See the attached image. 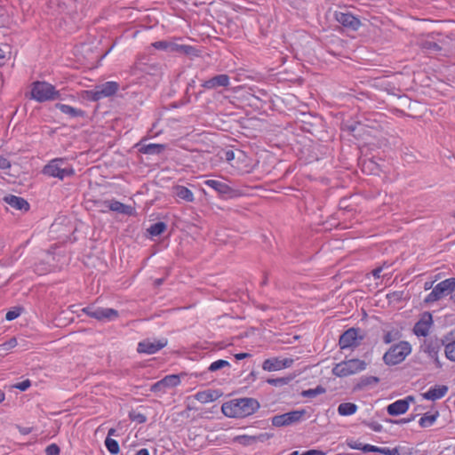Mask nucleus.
Wrapping results in <instances>:
<instances>
[{
	"label": "nucleus",
	"instance_id": "7ed1b4c3",
	"mask_svg": "<svg viewBox=\"0 0 455 455\" xmlns=\"http://www.w3.org/2000/svg\"><path fill=\"white\" fill-rule=\"evenodd\" d=\"M411 353V346L408 341H400L392 345L383 355V362L388 366L403 363Z\"/></svg>",
	"mask_w": 455,
	"mask_h": 455
},
{
	"label": "nucleus",
	"instance_id": "338daca9",
	"mask_svg": "<svg viewBox=\"0 0 455 455\" xmlns=\"http://www.w3.org/2000/svg\"><path fill=\"white\" fill-rule=\"evenodd\" d=\"M267 281H268L267 275L265 274L264 278H263V280L261 282V285H266L267 283Z\"/></svg>",
	"mask_w": 455,
	"mask_h": 455
},
{
	"label": "nucleus",
	"instance_id": "49530a36",
	"mask_svg": "<svg viewBox=\"0 0 455 455\" xmlns=\"http://www.w3.org/2000/svg\"><path fill=\"white\" fill-rule=\"evenodd\" d=\"M380 448L381 447H378V446H374V445L366 443V444L363 445V452H364V453H367V452H378V453H379Z\"/></svg>",
	"mask_w": 455,
	"mask_h": 455
},
{
	"label": "nucleus",
	"instance_id": "c756f323",
	"mask_svg": "<svg viewBox=\"0 0 455 455\" xmlns=\"http://www.w3.org/2000/svg\"><path fill=\"white\" fill-rule=\"evenodd\" d=\"M439 417V411H435L434 414L428 415L424 414L419 420V424L421 427H427L432 426Z\"/></svg>",
	"mask_w": 455,
	"mask_h": 455
},
{
	"label": "nucleus",
	"instance_id": "5fc2aeb1",
	"mask_svg": "<svg viewBox=\"0 0 455 455\" xmlns=\"http://www.w3.org/2000/svg\"><path fill=\"white\" fill-rule=\"evenodd\" d=\"M382 270H383V267H379L374 268V269L371 271V274H372L373 277H374L375 279H379V278H380V276H381V275H380V274H381Z\"/></svg>",
	"mask_w": 455,
	"mask_h": 455
},
{
	"label": "nucleus",
	"instance_id": "bb28decb",
	"mask_svg": "<svg viewBox=\"0 0 455 455\" xmlns=\"http://www.w3.org/2000/svg\"><path fill=\"white\" fill-rule=\"evenodd\" d=\"M165 148L164 144L150 143L142 146L140 148V152L146 155H160L164 151Z\"/></svg>",
	"mask_w": 455,
	"mask_h": 455
},
{
	"label": "nucleus",
	"instance_id": "de8ad7c7",
	"mask_svg": "<svg viewBox=\"0 0 455 455\" xmlns=\"http://www.w3.org/2000/svg\"><path fill=\"white\" fill-rule=\"evenodd\" d=\"M20 315V310H10L6 313L5 318L8 321H12L16 319Z\"/></svg>",
	"mask_w": 455,
	"mask_h": 455
},
{
	"label": "nucleus",
	"instance_id": "9d476101",
	"mask_svg": "<svg viewBox=\"0 0 455 455\" xmlns=\"http://www.w3.org/2000/svg\"><path fill=\"white\" fill-rule=\"evenodd\" d=\"M305 414V410L292 411L274 416L271 419V422L273 426L277 427H286L299 422Z\"/></svg>",
	"mask_w": 455,
	"mask_h": 455
},
{
	"label": "nucleus",
	"instance_id": "f3484780",
	"mask_svg": "<svg viewBox=\"0 0 455 455\" xmlns=\"http://www.w3.org/2000/svg\"><path fill=\"white\" fill-rule=\"evenodd\" d=\"M413 401L414 397L412 395H409L404 399L397 400L387 406V411L391 416H398L403 414L408 411L410 402Z\"/></svg>",
	"mask_w": 455,
	"mask_h": 455
},
{
	"label": "nucleus",
	"instance_id": "f704fd0d",
	"mask_svg": "<svg viewBox=\"0 0 455 455\" xmlns=\"http://www.w3.org/2000/svg\"><path fill=\"white\" fill-rule=\"evenodd\" d=\"M230 366V363L227 360H223V359H220V360H217L213 363H212L210 364V366L208 367V371H219L224 367H229Z\"/></svg>",
	"mask_w": 455,
	"mask_h": 455
},
{
	"label": "nucleus",
	"instance_id": "cd10ccee",
	"mask_svg": "<svg viewBox=\"0 0 455 455\" xmlns=\"http://www.w3.org/2000/svg\"><path fill=\"white\" fill-rule=\"evenodd\" d=\"M174 194L177 197L188 203L193 202L195 199L193 192L184 186L174 187Z\"/></svg>",
	"mask_w": 455,
	"mask_h": 455
},
{
	"label": "nucleus",
	"instance_id": "37998d69",
	"mask_svg": "<svg viewBox=\"0 0 455 455\" xmlns=\"http://www.w3.org/2000/svg\"><path fill=\"white\" fill-rule=\"evenodd\" d=\"M363 424L367 426L368 427H370L371 429H372L375 432H380L383 428L382 426L376 421L370 422L367 420H363Z\"/></svg>",
	"mask_w": 455,
	"mask_h": 455
},
{
	"label": "nucleus",
	"instance_id": "473e14b6",
	"mask_svg": "<svg viewBox=\"0 0 455 455\" xmlns=\"http://www.w3.org/2000/svg\"><path fill=\"white\" fill-rule=\"evenodd\" d=\"M105 446L110 454L116 455L120 451V447L117 441L111 437H106Z\"/></svg>",
	"mask_w": 455,
	"mask_h": 455
},
{
	"label": "nucleus",
	"instance_id": "603ef678",
	"mask_svg": "<svg viewBox=\"0 0 455 455\" xmlns=\"http://www.w3.org/2000/svg\"><path fill=\"white\" fill-rule=\"evenodd\" d=\"M9 46L5 45V48H0V60H4L6 59L7 54H10Z\"/></svg>",
	"mask_w": 455,
	"mask_h": 455
},
{
	"label": "nucleus",
	"instance_id": "a211bd4d",
	"mask_svg": "<svg viewBox=\"0 0 455 455\" xmlns=\"http://www.w3.org/2000/svg\"><path fill=\"white\" fill-rule=\"evenodd\" d=\"M446 341L444 342V336L442 339L436 337L430 338L425 341L423 351L428 355L429 357H436L442 347L445 348Z\"/></svg>",
	"mask_w": 455,
	"mask_h": 455
},
{
	"label": "nucleus",
	"instance_id": "6ab92c4d",
	"mask_svg": "<svg viewBox=\"0 0 455 455\" xmlns=\"http://www.w3.org/2000/svg\"><path fill=\"white\" fill-rule=\"evenodd\" d=\"M230 84V78L227 74L217 75L202 84V87L207 90H213L220 87H228Z\"/></svg>",
	"mask_w": 455,
	"mask_h": 455
},
{
	"label": "nucleus",
	"instance_id": "aec40b11",
	"mask_svg": "<svg viewBox=\"0 0 455 455\" xmlns=\"http://www.w3.org/2000/svg\"><path fill=\"white\" fill-rule=\"evenodd\" d=\"M223 392L220 389H206L195 395V399L202 403L214 402L221 397Z\"/></svg>",
	"mask_w": 455,
	"mask_h": 455
},
{
	"label": "nucleus",
	"instance_id": "69168bd1",
	"mask_svg": "<svg viewBox=\"0 0 455 455\" xmlns=\"http://www.w3.org/2000/svg\"><path fill=\"white\" fill-rule=\"evenodd\" d=\"M136 455H150V454H149V451L148 449L142 448L137 451Z\"/></svg>",
	"mask_w": 455,
	"mask_h": 455
},
{
	"label": "nucleus",
	"instance_id": "4be33fe9",
	"mask_svg": "<svg viewBox=\"0 0 455 455\" xmlns=\"http://www.w3.org/2000/svg\"><path fill=\"white\" fill-rule=\"evenodd\" d=\"M103 204L109 211L116 212L118 213H123L125 215H132L133 212V208L130 205H126L116 200H108L104 201Z\"/></svg>",
	"mask_w": 455,
	"mask_h": 455
},
{
	"label": "nucleus",
	"instance_id": "e2e57ef3",
	"mask_svg": "<svg viewBox=\"0 0 455 455\" xmlns=\"http://www.w3.org/2000/svg\"><path fill=\"white\" fill-rule=\"evenodd\" d=\"M118 434H117V430L116 428H110L108 429V437H111V436H117Z\"/></svg>",
	"mask_w": 455,
	"mask_h": 455
},
{
	"label": "nucleus",
	"instance_id": "f257e3e1",
	"mask_svg": "<svg viewBox=\"0 0 455 455\" xmlns=\"http://www.w3.org/2000/svg\"><path fill=\"white\" fill-rule=\"evenodd\" d=\"M257 399L243 397L232 399L221 406L222 413L228 418H245L252 415L259 409Z\"/></svg>",
	"mask_w": 455,
	"mask_h": 455
},
{
	"label": "nucleus",
	"instance_id": "20e7f679",
	"mask_svg": "<svg viewBox=\"0 0 455 455\" xmlns=\"http://www.w3.org/2000/svg\"><path fill=\"white\" fill-rule=\"evenodd\" d=\"M43 173L62 180L75 175V170L65 158H54L44 167Z\"/></svg>",
	"mask_w": 455,
	"mask_h": 455
},
{
	"label": "nucleus",
	"instance_id": "a18cd8bd",
	"mask_svg": "<svg viewBox=\"0 0 455 455\" xmlns=\"http://www.w3.org/2000/svg\"><path fill=\"white\" fill-rule=\"evenodd\" d=\"M31 386V381L29 379H25L22 382H19L13 385L14 388L20 389V391H26Z\"/></svg>",
	"mask_w": 455,
	"mask_h": 455
},
{
	"label": "nucleus",
	"instance_id": "2eb2a0df",
	"mask_svg": "<svg viewBox=\"0 0 455 455\" xmlns=\"http://www.w3.org/2000/svg\"><path fill=\"white\" fill-rule=\"evenodd\" d=\"M293 363L294 360L291 358L279 359L278 357H271L263 362L262 369L267 371H275L289 368Z\"/></svg>",
	"mask_w": 455,
	"mask_h": 455
},
{
	"label": "nucleus",
	"instance_id": "b1692460",
	"mask_svg": "<svg viewBox=\"0 0 455 455\" xmlns=\"http://www.w3.org/2000/svg\"><path fill=\"white\" fill-rule=\"evenodd\" d=\"M4 201L13 209L27 212L29 210V204L23 197L17 196H8Z\"/></svg>",
	"mask_w": 455,
	"mask_h": 455
},
{
	"label": "nucleus",
	"instance_id": "6e6552de",
	"mask_svg": "<svg viewBox=\"0 0 455 455\" xmlns=\"http://www.w3.org/2000/svg\"><path fill=\"white\" fill-rule=\"evenodd\" d=\"M455 290V277L445 279L438 283L432 291L426 297V303H433L444 296L451 293Z\"/></svg>",
	"mask_w": 455,
	"mask_h": 455
},
{
	"label": "nucleus",
	"instance_id": "13d9d810",
	"mask_svg": "<svg viewBox=\"0 0 455 455\" xmlns=\"http://www.w3.org/2000/svg\"><path fill=\"white\" fill-rule=\"evenodd\" d=\"M251 354L249 353H238V354H235V358L236 360H243V359H245V358H248V357H251Z\"/></svg>",
	"mask_w": 455,
	"mask_h": 455
},
{
	"label": "nucleus",
	"instance_id": "393cba45",
	"mask_svg": "<svg viewBox=\"0 0 455 455\" xmlns=\"http://www.w3.org/2000/svg\"><path fill=\"white\" fill-rule=\"evenodd\" d=\"M55 108L57 109L60 110V112H62L63 114L68 115L69 117H72V118L86 116L85 111H84L80 108H76L69 105L57 103L55 105Z\"/></svg>",
	"mask_w": 455,
	"mask_h": 455
},
{
	"label": "nucleus",
	"instance_id": "4d7b16f0",
	"mask_svg": "<svg viewBox=\"0 0 455 455\" xmlns=\"http://www.w3.org/2000/svg\"><path fill=\"white\" fill-rule=\"evenodd\" d=\"M415 417H416L415 415H412L410 418H406V419L403 418V419H401L396 420L395 422L397 423V424H406V423H409L411 420H413L415 419Z\"/></svg>",
	"mask_w": 455,
	"mask_h": 455
},
{
	"label": "nucleus",
	"instance_id": "39448f33",
	"mask_svg": "<svg viewBox=\"0 0 455 455\" xmlns=\"http://www.w3.org/2000/svg\"><path fill=\"white\" fill-rule=\"evenodd\" d=\"M31 96L38 102H44L60 99V93L52 84L36 81L32 84Z\"/></svg>",
	"mask_w": 455,
	"mask_h": 455
},
{
	"label": "nucleus",
	"instance_id": "c85d7f7f",
	"mask_svg": "<svg viewBox=\"0 0 455 455\" xmlns=\"http://www.w3.org/2000/svg\"><path fill=\"white\" fill-rule=\"evenodd\" d=\"M357 405L354 403H342L338 406V413L340 416H350L355 413Z\"/></svg>",
	"mask_w": 455,
	"mask_h": 455
},
{
	"label": "nucleus",
	"instance_id": "864d4df0",
	"mask_svg": "<svg viewBox=\"0 0 455 455\" xmlns=\"http://www.w3.org/2000/svg\"><path fill=\"white\" fill-rule=\"evenodd\" d=\"M180 47H183V44H178L171 42L170 52H180Z\"/></svg>",
	"mask_w": 455,
	"mask_h": 455
},
{
	"label": "nucleus",
	"instance_id": "412c9836",
	"mask_svg": "<svg viewBox=\"0 0 455 455\" xmlns=\"http://www.w3.org/2000/svg\"><path fill=\"white\" fill-rule=\"evenodd\" d=\"M204 185L214 189L221 196H231L235 192L228 184L216 180H207L204 181Z\"/></svg>",
	"mask_w": 455,
	"mask_h": 455
},
{
	"label": "nucleus",
	"instance_id": "2f4dec72",
	"mask_svg": "<svg viewBox=\"0 0 455 455\" xmlns=\"http://www.w3.org/2000/svg\"><path fill=\"white\" fill-rule=\"evenodd\" d=\"M325 392H326V389L323 386L318 385L315 388H309L307 390H303L301 392V396L307 397V398H315L319 395L324 394Z\"/></svg>",
	"mask_w": 455,
	"mask_h": 455
},
{
	"label": "nucleus",
	"instance_id": "3c124183",
	"mask_svg": "<svg viewBox=\"0 0 455 455\" xmlns=\"http://www.w3.org/2000/svg\"><path fill=\"white\" fill-rule=\"evenodd\" d=\"M301 455H326V452L320 450H308L303 452Z\"/></svg>",
	"mask_w": 455,
	"mask_h": 455
},
{
	"label": "nucleus",
	"instance_id": "052dcab7",
	"mask_svg": "<svg viewBox=\"0 0 455 455\" xmlns=\"http://www.w3.org/2000/svg\"><path fill=\"white\" fill-rule=\"evenodd\" d=\"M257 377H258V371H251L250 372V374L248 375V377L246 378V380L254 381V380H256Z\"/></svg>",
	"mask_w": 455,
	"mask_h": 455
},
{
	"label": "nucleus",
	"instance_id": "9b49d317",
	"mask_svg": "<svg viewBox=\"0 0 455 455\" xmlns=\"http://www.w3.org/2000/svg\"><path fill=\"white\" fill-rule=\"evenodd\" d=\"M168 344L166 338L159 339H146L138 343L137 352L140 354L154 355L165 347Z\"/></svg>",
	"mask_w": 455,
	"mask_h": 455
},
{
	"label": "nucleus",
	"instance_id": "72a5a7b5",
	"mask_svg": "<svg viewBox=\"0 0 455 455\" xmlns=\"http://www.w3.org/2000/svg\"><path fill=\"white\" fill-rule=\"evenodd\" d=\"M401 337V333L397 330H392L389 331H387L383 336V342L385 344H389L395 340L399 339Z\"/></svg>",
	"mask_w": 455,
	"mask_h": 455
},
{
	"label": "nucleus",
	"instance_id": "dca6fc26",
	"mask_svg": "<svg viewBox=\"0 0 455 455\" xmlns=\"http://www.w3.org/2000/svg\"><path fill=\"white\" fill-rule=\"evenodd\" d=\"M433 323L432 315L425 312L413 327V333L418 337H427Z\"/></svg>",
	"mask_w": 455,
	"mask_h": 455
},
{
	"label": "nucleus",
	"instance_id": "0eeeda50",
	"mask_svg": "<svg viewBox=\"0 0 455 455\" xmlns=\"http://www.w3.org/2000/svg\"><path fill=\"white\" fill-rule=\"evenodd\" d=\"M120 88V84L115 81L105 82L88 91V98L92 101H99L101 99L115 95Z\"/></svg>",
	"mask_w": 455,
	"mask_h": 455
},
{
	"label": "nucleus",
	"instance_id": "680f3d73",
	"mask_svg": "<svg viewBox=\"0 0 455 455\" xmlns=\"http://www.w3.org/2000/svg\"><path fill=\"white\" fill-rule=\"evenodd\" d=\"M269 437H270V435H268V434H267V433H266V434H261V435H259L257 437V439H258V440H259V441H261V442H263L264 440L268 439ZM251 438H252V439H256V437H251Z\"/></svg>",
	"mask_w": 455,
	"mask_h": 455
},
{
	"label": "nucleus",
	"instance_id": "7c9ffc66",
	"mask_svg": "<svg viewBox=\"0 0 455 455\" xmlns=\"http://www.w3.org/2000/svg\"><path fill=\"white\" fill-rule=\"evenodd\" d=\"M166 229V224L163 221H158L154 224H152L148 229V232L151 236H158L162 235Z\"/></svg>",
	"mask_w": 455,
	"mask_h": 455
},
{
	"label": "nucleus",
	"instance_id": "774afa93",
	"mask_svg": "<svg viewBox=\"0 0 455 455\" xmlns=\"http://www.w3.org/2000/svg\"><path fill=\"white\" fill-rule=\"evenodd\" d=\"M356 129V125L355 124H352V125H349L348 126V130L351 132H354Z\"/></svg>",
	"mask_w": 455,
	"mask_h": 455
},
{
	"label": "nucleus",
	"instance_id": "5701e85b",
	"mask_svg": "<svg viewBox=\"0 0 455 455\" xmlns=\"http://www.w3.org/2000/svg\"><path fill=\"white\" fill-rule=\"evenodd\" d=\"M448 387L446 385H439L430 387L428 391L422 394V396L426 400L435 401L443 398L448 392Z\"/></svg>",
	"mask_w": 455,
	"mask_h": 455
},
{
	"label": "nucleus",
	"instance_id": "4c0bfd02",
	"mask_svg": "<svg viewBox=\"0 0 455 455\" xmlns=\"http://www.w3.org/2000/svg\"><path fill=\"white\" fill-rule=\"evenodd\" d=\"M379 379L374 376L363 377L358 383L359 387H364L369 385L379 383Z\"/></svg>",
	"mask_w": 455,
	"mask_h": 455
},
{
	"label": "nucleus",
	"instance_id": "f03ea898",
	"mask_svg": "<svg viewBox=\"0 0 455 455\" xmlns=\"http://www.w3.org/2000/svg\"><path fill=\"white\" fill-rule=\"evenodd\" d=\"M420 45L429 54L449 56L453 52L451 40L448 37H442L440 35L437 38L432 36L423 40Z\"/></svg>",
	"mask_w": 455,
	"mask_h": 455
},
{
	"label": "nucleus",
	"instance_id": "a19ab883",
	"mask_svg": "<svg viewBox=\"0 0 455 455\" xmlns=\"http://www.w3.org/2000/svg\"><path fill=\"white\" fill-rule=\"evenodd\" d=\"M379 453L384 455H401L400 450L398 447H395L394 449H390L388 447H381Z\"/></svg>",
	"mask_w": 455,
	"mask_h": 455
},
{
	"label": "nucleus",
	"instance_id": "79ce46f5",
	"mask_svg": "<svg viewBox=\"0 0 455 455\" xmlns=\"http://www.w3.org/2000/svg\"><path fill=\"white\" fill-rule=\"evenodd\" d=\"M60 452V449L55 443H52V444L48 445L45 449L46 455H59Z\"/></svg>",
	"mask_w": 455,
	"mask_h": 455
},
{
	"label": "nucleus",
	"instance_id": "423d86ee",
	"mask_svg": "<svg viewBox=\"0 0 455 455\" xmlns=\"http://www.w3.org/2000/svg\"><path fill=\"white\" fill-rule=\"evenodd\" d=\"M366 366L367 363L363 360L355 358L345 360L335 364L332 369V374L339 378H344L364 371Z\"/></svg>",
	"mask_w": 455,
	"mask_h": 455
},
{
	"label": "nucleus",
	"instance_id": "1a4fd4ad",
	"mask_svg": "<svg viewBox=\"0 0 455 455\" xmlns=\"http://www.w3.org/2000/svg\"><path fill=\"white\" fill-rule=\"evenodd\" d=\"M82 311L86 315L100 322H110L119 316L118 311L114 308L100 307L92 305L84 307Z\"/></svg>",
	"mask_w": 455,
	"mask_h": 455
},
{
	"label": "nucleus",
	"instance_id": "c03bdc74",
	"mask_svg": "<svg viewBox=\"0 0 455 455\" xmlns=\"http://www.w3.org/2000/svg\"><path fill=\"white\" fill-rule=\"evenodd\" d=\"M196 49L191 45L183 44V47H180V53L185 55H196Z\"/></svg>",
	"mask_w": 455,
	"mask_h": 455
},
{
	"label": "nucleus",
	"instance_id": "f8f14e48",
	"mask_svg": "<svg viewBox=\"0 0 455 455\" xmlns=\"http://www.w3.org/2000/svg\"><path fill=\"white\" fill-rule=\"evenodd\" d=\"M360 329L349 328L344 331L339 339V345L341 349L355 347L359 346L360 341L363 339V336H359Z\"/></svg>",
	"mask_w": 455,
	"mask_h": 455
},
{
	"label": "nucleus",
	"instance_id": "bf43d9fd",
	"mask_svg": "<svg viewBox=\"0 0 455 455\" xmlns=\"http://www.w3.org/2000/svg\"><path fill=\"white\" fill-rule=\"evenodd\" d=\"M225 158L227 161L230 162L235 158V153L232 150H228L225 152Z\"/></svg>",
	"mask_w": 455,
	"mask_h": 455
},
{
	"label": "nucleus",
	"instance_id": "4468645a",
	"mask_svg": "<svg viewBox=\"0 0 455 455\" xmlns=\"http://www.w3.org/2000/svg\"><path fill=\"white\" fill-rule=\"evenodd\" d=\"M180 383V377L177 374L166 375L159 381L150 387V391L154 393H166L168 388L175 387Z\"/></svg>",
	"mask_w": 455,
	"mask_h": 455
},
{
	"label": "nucleus",
	"instance_id": "ddd939ff",
	"mask_svg": "<svg viewBox=\"0 0 455 455\" xmlns=\"http://www.w3.org/2000/svg\"><path fill=\"white\" fill-rule=\"evenodd\" d=\"M335 20L342 25V27L350 31H357L362 25L361 20L351 12H335Z\"/></svg>",
	"mask_w": 455,
	"mask_h": 455
},
{
	"label": "nucleus",
	"instance_id": "8fccbe9b",
	"mask_svg": "<svg viewBox=\"0 0 455 455\" xmlns=\"http://www.w3.org/2000/svg\"><path fill=\"white\" fill-rule=\"evenodd\" d=\"M347 445L348 447H350L351 449H354V450H360L363 451V443H359V442H356V441H350V442H347Z\"/></svg>",
	"mask_w": 455,
	"mask_h": 455
},
{
	"label": "nucleus",
	"instance_id": "09e8293b",
	"mask_svg": "<svg viewBox=\"0 0 455 455\" xmlns=\"http://www.w3.org/2000/svg\"><path fill=\"white\" fill-rule=\"evenodd\" d=\"M11 167V162L4 156H0V169L6 170Z\"/></svg>",
	"mask_w": 455,
	"mask_h": 455
},
{
	"label": "nucleus",
	"instance_id": "0e129e2a",
	"mask_svg": "<svg viewBox=\"0 0 455 455\" xmlns=\"http://www.w3.org/2000/svg\"><path fill=\"white\" fill-rule=\"evenodd\" d=\"M431 358L434 360L435 364V366H436L437 368H442L443 364H442V363H441V362H440V360H439V356H438V355H436V357H431Z\"/></svg>",
	"mask_w": 455,
	"mask_h": 455
},
{
	"label": "nucleus",
	"instance_id": "ea45409f",
	"mask_svg": "<svg viewBox=\"0 0 455 455\" xmlns=\"http://www.w3.org/2000/svg\"><path fill=\"white\" fill-rule=\"evenodd\" d=\"M152 46L156 50L166 51L170 52L171 42L168 41H156L152 44Z\"/></svg>",
	"mask_w": 455,
	"mask_h": 455
},
{
	"label": "nucleus",
	"instance_id": "58836bf2",
	"mask_svg": "<svg viewBox=\"0 0 455 455\" xmlns=\"http://www.w3.org/2000/svg\"><path fill=\"white\" fill-rule=\"evenodd\" d=\"M291 378H276V379H267V382L272 386L281 387L283 385H287L291 381Z\"/></svg>",
	"mask_w": 455,
	"mask_h": 455
},
{
	"label": "nucleus",
	"instance_id": "c9c22d12",
	"mask_svg": "<svg viewBox=\"0 0 455 455\" xmlns=\"http://www.w3.org/2000/svg\"><path fill=\"white\" fill-rule=\"evenodd\" d=\"M18 342L16 338H11L7 341L0 344V355L15 347L17 346Z\"/></svg>",
	"mask_w": 455,
	"mask_h": 455
},
{
	"label": "nucleus",
	"instance_id": "a878e982",
	"mask_svg": "<svg viewBox=\"0 0 455 455\" xmlns=\"http://www.w3.org/2000/svg\"><path fill=\"white\" fill-rule=\"evenodd\" d=\"M453 331H450L448 334L444 335V342L445 344V357L451 361L455 363V339L452 338Z\"/></svg>",
	"mask_w": 455,
	"mask_h": 455
},
{
	"label": "nucleus",
	"instance_id": "e433bc0d",
	"mask_svg": "<svg viewBox=\"0 0 455 455\" xmlns=\"http://www.w3.org/2000/svg\"><path fill=\"white\" fill-rule=\"evenodd\" d=\"M129 419L132 421H135L139 424H143L147 421V417L139 411H132L129 412Z\"/></svg>",
	"mask_w": 455,
	"mask_h": 455
},
{
	"label": "nucleus",
	"instance_id": "6e6d98bb",
	"mask_svg": "<svg viewBox=\"0 0 455 455\" xmlns=\"http://www.w3.org/2000/svg\"><path fill=\"white\" fill-rule=\"evenodd\" d=\"M140 69L144 72L151 73V70L154 72L158 71V70L160 71L161 68H160V67H158L157 64H154V65L150 66V69H148L147 68H140Z\"/></svg>",
	"mask_w": 455,
	"mask_h": 455
}]
</instances>
